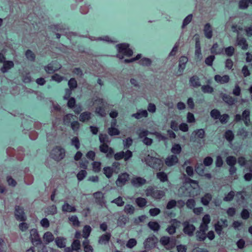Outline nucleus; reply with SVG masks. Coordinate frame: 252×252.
<instances>
[{
	"instance_id": "f257e3e1",
	"label": "nucleus",
	"mask_w": 252,
	"mask_h": 252,
	"mask_svg": "<svg viewBox=\"0 0 252 252\" xmlns=\"http://www.w3.org/2000/svg\"><path fill=\"white\" fill-rule=\"evenodd\" d=\"M118 54L117 57L120 59H123L124 57L120 55L122 54L127 57H131L133 55L132 50L129 48V45L127 43H120L116 45Z\"/></svg>"
},
{
	"instance_id": "f03ea898",
	"label": "nucleus",
	"mask_w": 252,
	"mask_h": 252,
	"mask_svg": "<svg viewBox=\"0 0 252 252\" xmlns=\"http://www.w3.org/2000/svg\"><path fill=\"white\" fill-rule=\"evenodd\" d=\"M65 156V151L61 146H56L51 151L50 157L54 160L59 161Z\"/></svg>"
},
{
	"instance_id": "7ed1b4c3",
	"label": "nucleus",
	"mask_w": 252,
	"mask_h": 252,
	"mask_svg": "<svg viewBox=\"0 0 252 252\" xmlns=\"http://www.w3.org/2000/svg\"><path fill=\"white\" fill-rule=\"evenodd\" d=\"M69 88L65 90V94L63 96L64 99H67L71 96L72 91L75 90L78 87V84L76 80L74 78H70L68 82Z\"/></svg>"
},
{
	"instance_id": "20e7f679",
	"label": "nucleus",
	"mask_w": 252,
	"mask_h": 252,
	"mask_svg": "<svg viewBox=\"0 0 252 252\" xmlns=\"http://www.w3.org/2000/svg\"><path fill=\"white\" fill-rule=\"evenodd\" d=\"M228 226V221L226 219H220L214 224V229L219 236L223 235L222 229Z\"/></svg>"
},
{
	"instance_id": "39448f33",
	"label": "nucleus",
	"mask_w": 252,
	"mask_h": 252,
	"mask_svg": "<svg viewBox=\"0 0 252 252\" xmlns=\"http://www.w3.org/2000/svg\"><path fill=\"white\" fill-rule=\"evenodd\" d=\"M182 225L183 227V232L185 234L189 237H192L194 235L196 227L193 224L190 223L189 220H186L182 223Z\"/></svg>"
},
{
	"instance_id": "423d86ee",
	"label": "nucleus",
	"mask_w": 252,
	"mask_h": 252,
	"mask_svg": "<svg viewBox=\"0 0 252 252\" xmlns=\"http://www.w3.org/2000/svg\"><path fill=\"white\" fill-rule=\"evenodd\" d=\"M158 242V238L154 234L148 237L143 243L145 249H151L155 248Z\"/></svg>"
},
{
	"instance_id": "0eeeda50",
	"label": "nucleus",
	"mask_w": 252,
	"mask_h": 252,
	"mask_svg": "<svg viewBox=\"0 0 252 252\" xmlns=\"http://www.w3.org/2000/svg\"><path fill=\"white\" fill-rule=\"evenodd\" d=\"M30 238L31 242L34 245L38 246L42 244V240L36 229H32L31 230Z\"/></svg>"
},
{
	"instance_id": "6e6552de",
	"label": "nucleus",
	"mask_w": 252,
	"mask_h": 252,
	"mask_svg": "<svg viewBox=\"0 0 252 252\" xmlns=\"http://www.w3.org/2000/svg\"><path fill=\"white\" fill-rule=\"evenodd\" d=\"M132 157V153L127 150L126 152L121 151L114 155V158L116 160H120L123 158L125 161L129 160Z\"/></svg>"
},
{
	"instance_id": "1a4fd4ad",
	"label": "nucleus",
	"mask_w": 252,
	"mask_h": 252,
	"mask_svg": "<svg viewBox=\"0 0 252 252\" xmlns=\"http://www.w3.org/2000/svg\"><path fill=\"white\" fill-rule=\"evenodd\" d=\"M129 175L126 172L120 174L116 181V184L118 187H122L126 185L129 180Z\"/></svg>"
},
{
	"instance_id": "9d476101",
	"label": "nucleus",
	"mask_w": 252,
	"mask_h": 252,
	"mask_svg": "<svg viewBox=\"0 0 252 252\" xmlns=\"http://www.w3.org/2000/svg\"><path fill=\"white\" fill-rule=\"evenodd\" d=\"M179 162V158L177 155H171L168 156L164 160L165 165L168 167L175 165Z\"/></svg>"
},
{
	"instance_id": "9b49d317",
	"label": "nucleus",
	"mask_w": 252,
	"mask_h": 252,
	"mask_svg": "<svg viewBox=\"0 0 252 252\" xmlns=\"http://www.w3.org/2000/svg\"><path fill=\"white\" fill-rule=\"evenodd\" d=\"M99 150L101 152L106 154V157L110 158L114 155V150L108 146V144H101L99 146Z\"/></svg>"
},
{
	"instance_id": "f8f14e48",
	"label": "nucleus",
	"mask_w": 252,
	"mask_h": 252,
	"mask_svg": "<svg viewBox=\"0 0 252 252\" xmlns=\"http://www.w3.org/2000/svg\"><path fill=\"white\" fill-rule=\"evenodd\" d=\"M170 223H172L171 225L169 226L166 229V231L170 234L173 235L176 232V228L179 226L181 222L176 219H171Z\"/></svg>"
},
{
	"instance_id": "ddd939ff",
	"label": "nucleus",
	"mask_w": 252,
	"mask_h": 252,
	"mask_svg": "<svg viewBox=\"0 0 252 252\" xmlns=\"http://www.w3.org/2000/svg\"><path fill=\"white\" fill-rule=\"evenodd\" d=\"M95 102H97L98 104L100 105V106L96 108L95 111V113L98 114L101 117H105L107 114L105 112V109L103 107L104 103L103 99L98 98L95 100Z\"/></svg>"
},
{
	"instance_id": "4468645a",
	"label": "nucleus",
	"mask_w": 252,
	"mask_h": 252,
	"mask_svg": "<svg viewBox=\"0 0 252 252\" xmlns=\"http://www.w3.org/2000/svg\"><path fill=\"white\" fill-rule=\"evenodd\" d=\"M235 45L241 47L244 50H247L249 47V44L246 39L242 36L238 35L236 37Z\"/></svg>"
},
{
	"instance_id": "2eb2a0df",
	"label": "nucleus",
	"mask_w": 252,
	"mask_h": 252,
	"mask_svg": "<svg viewBox=\"0 0 252 252\" xmlns=\"http://www.w3.org/2000/svg\"><path fill=\"white\" fill-rule=\"evenodd\" d=\"M147 195H150L155 199H160L165 195L162 190H147Z\"/></svg>"
},
{
	"instance_id": "dca6fc26",
	"label": "nucleus",
	"mask_w": 252,
	"mask_h": 252,
	"mask_svg": "<svg viewBox=\"0 0 252 252\" xmlns=\"http://www.w3.org/2000/svg\"><path fill=\"white\" fill-rule=\"evenodd\" d=\"M210 52L214 56L222 54L223 53V48L220 47L218 43H215L210 48Z\"/></svg>"
},
{
	"instance_id": "f3484780",
	"label": "nucleus",
	"mask_w": 252,
	"mask_h": 252,
	"mask_svg": "<svg viewBox=\"0 0 252 252\" xmlns=\"http://www.w3.org/2000/svg\"><path fill=\"white\" fill-rule=\"evenodd\" d=\"M214 80L219 84H223L228 83L230 81V77L228 75L223 76L216 75L214 76Z\"/></svg>"
},
{
	"instance_id": "a211bd4d",
	"label": "nucleus",
	"mask_w": 252,
	"mask_h": 252,
	"mask_svg": "<svg viewBox=\"0 0 252 252\" xmlns=\"http://www.w3.org/2000/svg\"><path fill=\"white\" fill-rule=\"evenodd\" d=\"M131 184L135 187H140L146 183V180L141 177L133 178L131 180Z\"/></svg>"
},
{
	"instance_id": "6ab92c4d",
	"label": "nucleus",
	"mask_w": 252,
	"mask_h": 252,
	"mask_svg": "<svg viewBox=\"0 0 252 252\" xmlns=\"http://www.w3.org/2000/svg\"><path fill=\"white\" fill-rule=\"evenodd\" d=\"M188 61V58L186 56H181L179 60V71L180 74L178 75L182 74L184 69L185 68L187 63Z\"/></svg>"
},
{
	"instance_id": "aec40b11",
	"label": "nucleus",
	"mask_w": 252,
	"mask_h": 252,
	"mask_svg": "<svg viewBox=\"0 0 252 252\" xmlns=\"http://www.w3.org/2000/svg\"><path fill=\"white\" fill-rule=\"evenodd\" d=\"M203 32L206 38L210 39L212 37L213 30L210 23H207L204 25Z\"/></svg>"
},
{
	"instance_id": "412c9836",
	"label": "nucleus",
	"mask_w": 252,
	"mask_h": 252,
	"mask_svg": "<svg viewBox=\"0 0 252 252\" xmlns=\"http://www.w3.org/2000/svg\"><path fill=\"white\" fill-rule=\"evenodd\" d=\"M27 216L22 208L17 206V220L25 221L27 220Z\"/></svg>"
},
{
	"instance_id": "4be33fe9",
	"label": "nucleus",
	"mask_w": 252,
	"mask_h": 252,
	"mask_svg": "<svg viewBox=\"0 0 252 252\" xmlns=\"http://www.w3.org/2000/svg\"><path fill=\"white\" fill-rule=\"evenodd\" d=\"M242 116V120L244 121L245 125L246 126H249L251 123L250 120V111L249 110H245Z\"/></svg>"
},
{
	"instance_id": "5701e85b",
	"label": "nucleus",
	"mask_w": 252,
	"mask_h": 252,
	"mask_svg": "<svg viewBox=\"0 0 252 252\" xmlns=\"http://www.w3.org/2000/svg\"><path fill=\"white\" fill-rule=\"evenodd\" d=\"M111 237V233L107 232L99 237L98 242L100 244L105 245L109 242Z\"/></svg>"
},
{
	"instance_id": "b1692460",
	"label": "nucleus",
	"mask_w": 252,
	"mask_h": 252,
	"mask_svg": "<svg viewBox=\"0 0 252 252\" xmlns=\"http://www.w3.org/2000/svg\"><path fill=\"white\" fill-rule=\"evenodd\" d=\"M222 99L229 105H233L235 103V99L231 95L224 94L222 95Z\"/></svg>"
},
{
	"instance_id": "393cba45",
	"label": "nucleus",
	"mask_w": 252,
	"mask_h": 252,
	"mask_svg": "<svg viewBox=\"0 0 252 252\" xmlns=\"http://www.w3.org/2000/svg\"><path fill=\"white\" fill-rule=\"evenodd\" d=\"M129 219L125 215L120 216L117 220V226L124 227L126 225V222L128 221Z\"/></svg>"
},
{
	"instance_id": "a878e982",
	"label": "nucleus",
	"mask_w": 252,
	"mask_h": 252,
	"mask_svg": "<svg viewBox=\"0 0 252 252\" xmlns=\"http://www.w3.org/2000/svg\"><path fill=\"white\" fill-rule=\"evenodd\" d=\"M3 66L1 68L0 70L2 73H5L8 71L10 68H12L14 64L12 61H5L3 63Z\"/></svg>"
},
{
	"instance_id": "bb28decb",
	"label": "nucleus",
	"mask_w": 252,
	"mask_h": 252,
	"mask_svg": "<svg viewBox=\"0 0 252 252\" xmlns=\"http://www.w3.org/2000/svg\"><path fill=\"white\" fill-rule=\"evenodd\" d=\"M190 86L194 88H197L201 86L199 78L196 75H193L189 79Z\"/></svg>"
},
{
	"instance_id": "cd10ccee",
	"label": "nucleus",
	"mask_w": 252,
	"mask_h": 252,
	"mask_svg": "<svg viewBox=\"0 0 252 252\" xmlns=\"http://www.w3.org/2000/svg\"><path fill=\"white\" fill-rule=\"evenodd\" d=\"M91 119V113L86 111L82 113L79 116V121L83 123L88 122Z\"/></svg>"
},
{
	"instance_id": "c85d7f7f",
	"label": "nucleus",
	"mask_w": 252,
	"mask_h": 252,
	"mask_svg": "<svg viewBox=\"0 0 252 252\" xmlns=\"http://www.w3.org/2000/svg\"><path fill=\"white\" fill-rule=\"evenodd\" d=\"M252 5V0H240L238 2V7L241 9H247L249 4Z\"/></svg>"
},
{
	"instance_id": "c756f323",
	"label": "nucleus",
	"mask_w": 252,
	"mask_h": 252,
	"mask_svg": "<svg viewBox=\"0 0 252 252\" xmlns=\"http://www.w3.org/2000/svg\"><path fill=\"white\" fill-rule=\"evenodd\" d=\"M43 239L45 244L47 245L53 241L54 237L51 232L47 231L44 233Z\"/></svg>"
},
{
	"instance_id": "7c9ffc66",
	"label": "nucleus",
	"mask_w": 252,
	"mask_h": 252,
	"mask_svg": "<svg viewBox=\"0 0 252 252\" xmlns=\"http://www.w3.org/2000/svg\"><path fill=\"white\" fill-rule=\"evenodd\" d=\"M148 114L147 110H139L136 113L133 114L132 116L136 119H140L142 118H146L148 117Z\"/></svg>"
},
{
	"instance_id": "2f4dec72",
	"label": "nucleus",
	"mask_w": 252,
	"mask_h": 252,
	"mask_svg": "<svg viewBox=\"0 0 252 252\" xmlns=\"http://www.w3.org/2000/svg\"><path fill=\"white\" fill-rule=\"evenodd\" d=\"M59 67H55L52 63H49L47 65L44 67V69L46 72L48 74L53 73L60 68Z\"/></svg>"
},
{
	"instance_id": "473e14b6",
	"label": "nucleus",
	"mask_w": 252,
	"mask_h": 252,
	"mask_svg": "<svg viewBox=\"0 0 252 252\" xmlns=\"http://www.w3.org/2000/svg\"><path fill=\"white\" fill-rule=\"evenodd\" d=\"M195 55L199 58L201 55V49L200 39L198 37L195 38Z\"/></svg>"
},
{
	"instance_id": "72a5a7b5",
	"label": "nucleus",
	"mask_w": 252,
	"mask_h": 252,
	"mask_svg": "<svg viewBox=\"0 0 252 252\" xmlns=\"http://www.w3.org/2000/svg\"><path fill=\"white\" fill-rule=\"evenodd\" d=\"M62 211L64 212H75L76 209L75 207L72 206L68 203L65 202L62 206Z\"/></svg>"
},
{
	"instance_id": "f704fd0d",
	"label": "nucleus",
	"mask_w": 252,
	"mask_h": 252,
	"mask_svg": "<svg viewBox=\"0 0 252 252\" xmlns=\"http://www.w3.org/2000/svg\"><path fill=\"white\" fill-rule=\"evenodd\" d=\"M226 164L229 166L235 165L237 163V158L233 156H229L225 159Z\"/></svg>"
},
{
	"instance_id": "c9c22d12",
	"label": "nucleus",
	"mask_w": 252,
	"mask_h": 252,
	"mask_svg": "<svg viewBox=\"0 0 252 252\" xmlns=\"http://www.w3.org/2000/svg\"><path fill=\"white\" fill-rule=\"evenodd\" d=\"M148 226L155 232H158L160 229V225L157 221H150Z\"/></svg>"
},
{
	"instance_id": "e433bc0d",
	"label": "nucleus",
	"mask_w": 252,
	"mask_h": 252,
	"mask_svg": "<svg viewBox=\"0 0 252 252\" xmlns=\"http://www.w3.org/2000/svg\"><path fill=\"white\" fill-rule=\"evenodd\" d=\"M185 183L189 184L193 189H196L199 187L198 182L193 180L189 178H186Z\"/></svg>"
},
{
	"instance_id": "4c0bfd02",
	"label": "nucleus",
	"mask_w": 252,
	"mask_h": 252,
	"mask_svg": "<svg viewBox=\"0 0 252 252\" xmlns=\"http://www.w3.org/2000/svg\"><path fill=\"white\" fill-rule=\"evenodd\" d=\"M171 152L173 154V155H179L182 152V148L180 144H174L171 149Z\"/></svg>"
},
{
	"instance_id": "58836bf2",
	"label": "nucleus",
	"mask_w": 252,
	"mask_h": 252,
	"mask_svg": "<svg viewBox=\"0 0 252 252\" xmlns=\"http://www.w3.org/2000/svg\"><path fill=\"white\" fill-rule=\"evenodd\" d=\"M224 137L229 142H232L234 139V135L231 130H227L224 134Z\"/></svg>"
},
{
	"instance_id": "ea45409f",
	"label": "nucleus",
	"mask_w": 252,
	"mask_h": 252,
	"mask_svg": "<svg viewBox=\"0 0 252 252\" xmlns=\"http://www.w3.org/2000/svg\"><path fill=\"white\" fill-rule=\"evenodd\" d=\"M157 177L162 182L168 181V180L167 174L163 171L158 172Z\"/></svg>"
},
{
	"instance_id": "a19ab883",
	"label": "nucleus",
	"mask_w": 252,
	"mask_h": 252,
	"mask_svg": "<svg viewBox=\"0 0 252 252\" xmlns=\"http://www.w3.org/2000/svg\"><path fill=\"white\" fill-rule=\"evenodd\" d=\"M196 240L198 241L202 242L206 239V233L205 232L197 230L196 232Z\"/></svg>"
},
{
	"instance_id": "79ce46f5",
	"label": "nucleus",
	"mask_w": 252,
	"mask_h": 252,
	"mask_svg": "<svg viewBox=\"0 0 252 252\" xmlns=\"http://www.w3.org/2000/svg\"><path fill=\"white\" fill-rule=\"evenodd\" d=\"M99 139L101 144H109L111 142L108 136L106 134H100Z\"/></svg>"
},
{
	"instance_id": "37998d69",
	"label": "nucleus",
	"mask_w": 252,
	"mask_h": 252,
	"mask_svg": "<svg viewBox=\"0 0 252 252\" xmlns=\"http://www.w3.org/2000/svg\"><path fill=\"white\" fill-rule=\"evenodd\" d=\"M235 48L231 46L223 48V52L224 51L225 54L228 57L232 56L235 53Z\"/></svg>"
},
{
	"instance_id": "c03bdc74",
	"label": "nucleus",
	"mask_w": 252,
	"mask_h": 252,
	"mask_svg": "<svg viewBox=\"0 0 252 252\" xmlns=\"http://www.w3.org/2000/svg\"><path fill=\"white\" fill-rule=\"evenodd\" d=\"M94 196L96 202L101 204L103 202V194L101 191H97L94 193Z\"/></svg>"
},
{
	"instance_id": "a18cd8bd",
	"label": "nucleus",
	"mask_w": 252,
	"mask_h": 252,
	"mask_svg": "<svg viewBox=\"0 0 252 252\" xmlns=\"http://www.w3.org/2000/svg\"><path fill=\"white\" fill-rule=\"evenodd\" d=\"M215 56L212 54L205 58L204 62L207 65L212 66L213 62L215 60Z\"/></svg>"
},
{
	"instance_id": "49530a36",
	"label": "nucleus",
	"mask_w": 252,
	"mask_h": 252,
	"mask_svg": "<svg viewBox=\"0 0 252 252\" xmlns=\"http://www.w3.org/2000/svg\"><path fill=\"white\" fill-rule=\"evenodd\" d=\"M212 199V196L209 193H206L203 197L201 198V202L205 205L207 206L209 204Z\"/></svg>"
},
{
	"instance_id": "de8ad7c7",
	"label": "nucleus",
	"mask_w": 252,
	"mask_h": 252,
	"mask_svg": "<svg viewBox=\"0 0 252 252\" xmlns=\"http://www.w3.org/2000/svg\"><path fill=\"white\" fill-rule=\"evenodd\" d=\"M107 131L109 135L111 136L118 135L120 133V131L118 128L112 126L108 128Z\"/></svg>"
},
{
	"instance_id": "09e8293b",
	"label": "nucleus",
	"mask_w": 252,
	"mask_h": 252,
	"mask_svg": "<svg viewBox=\"0 0 252 252\" xmlns=\"http://www.w3.org/2000/svg\"><path fill=\"white\" fill-rule=\"evenodd\" d=\"M103 173L108 178H111L113 174V169L110 167H105L103 169Z\"/></svg>"
},
{
	"instance_id": "8fccbe9b",
	"label": "nucleus",
	"mask_w": 252,
	"mask_h": 252,
	"mask_svg": "<svg viewBox=\"0 0 252 252\" xmlns=\"http://www.w3.org/2000/svg\"><path fill=\"white\" fill-rule=\"evenodd\" d=\"M83 246L85 252H93V247L89 244L88 240H85L83 242Z\"/></svg>"
},
{
	"instance_id": "3c124183",
	"label": "nucleus",
	"mask_w": 252,
	"mask_h": 252,
	"mask_svg": "<svg viewBox=\"0 0 252 252\" xmlns=\"http://www.w3.org/2000/svg\"><path fill=\"white\" fill-rule=\"evenodd\" d=\"M101 163L99 161H94L92 163L93 170L96 173L99 172L101 170Z\"/></svg>"
},
{
	"instance_id": "603ef678",
	"label": "nucleus",
	"mask_w": 252,
	"mask_h": 252,
	"mask_svg": "<svg viewBox=\"0 0 252 252\" xmlns=\"http://www.w3.org/2000/svg\"><path fill=\"white\" fill-rule=\"evenodd\" d=\"M135 202L138 207L142 208L146 206L147 201L144 198L138 197L136 199Z\"/></svg>"
},
{
	"instance_id": "864d4df0",
	"label": "nucleus",
	"mask_w": 252,
	"mask_h": 252,
	"mask_svg": "<svg viewBox=\"0 0 252 252\" xmlns=\"http://www.w3.org/2000/svg\"><path fill=\"white\" fill-rule=\"evenodd\" d=\"M139 63L143 66H149L152 63V61L148 58H143L139 61Z\"/></svg>"
},
{
	"instance_id": "5fc2aeb1",
	"label": "nucleus",
	"mask_w": 252,
	"mask_h": 252,
	"mask_svg": "<svg viewBox=\"0 0 252 252\" xmlns=\"http://www.w3.org/2000/svg\"><path fill=\"white\" fill-rule=\"evenodd\" d=\"M220 111L217 109H214L210 112V116L214 120L219 119L220 116Z\"/></svg>"
},
{
	"instance_id": "6e6d98bb",
	"label": "nucleus",
	"mask_w": 252,
	"mask_h": 252,
	"mask_svg": "<svg viewBox=\"0 0 252 252\" xmlns=\"http://www.w3.org/2000/svg\"><path fill=\"white\" fill-rule=\"evenodd\" d=\"M228 171L229 175L232 177H233L234 179L238 178L237 175H236L237 168L235 167V165L229 166Z\"/></svg>"
},
{
	"instance_id": "4d7b16f0",
	"label": "nucleus",
	"mask_w": 252,
	"mask_h": 252,
	"mask_svg": "<svg viewBox=\"0 0 252 252\" xmlns=\"http://www.w3.org/2000/svg\"><path fill=\"white\" fill-rule=\"evenodd\" d=\"M124 211L127 214L132 215L134 213L135 211L134 207L130 204H126L124 208Z\"/></svg>"
},
{
	"instance_id": "13d9d810",
	"label": "nucleus",
	"mask_w": 252,
	"mask_h": 252,
	"mask_svg": "<svg viewBox=\"0 0 252 252\" xmlns=\"http://www.w3.org/2000/svg\"><path fill=\"white\" fill-rule=\"evenodd\" d=\"M51 79L58 83H60L65 79V77L60 75L59 74L54 73L51 76Z\"/></svg>"
},
{
	"instance_id": "bf43d9fd",
	"label": "nucleus",
	"mask_w": 252,
	"mask_h": 252,
	"mask_svg": "<svg viewBox=\"0 0 252 252\" xmlns=\"http://www.w3.org/2000/svg\"><path fill=\"white\" fill-rule=\"evenodd\" d=\"M66 100H68L67 103V106L68 108L72 109L74 108L76 105V99L75 98L73 97H69V98L67 99Z\"/></svg>"
},
{
	"instance_id": "052dcab7",
	"label": "nucleus",
	"mask_w": 252,
	"mask_h": 252,
	"mask_svg": "<svg viewBox=\"0 0 252 252\" xmlns=\"http://www.w3.org/2000/svg\"><path fill=\"white\" fill-rule=\"evenodd\" d=\"M55 243L59 248H63L65 247V243L64 242L63 238L57 237L55 239Z\"/></svg>"
},
{
	"instance_id": "680f3d73",
	"label": "nucleus",
	"mask_w": 252,
	"mask_h": 252,
	"mask_svg": "<svg viewBox=\"0 0 252 252\" xmlns=\"http://www.w3.org/2000/svg\"><path fill=\"white\" fill-rule=\"evenodd\" d=\"M69 220L72 222V224L74 226H79L80 225V221L78 219V217L74 215L68 218Z\"/></svg>"
},
{
	"instance_id": "e2e57ef3",
	"label": "nucleus",
	"mask_w": 252,
	"mask_h": 252,
	"mask_svg": "<svg viewBox=\"0 0 252 252\" xmlns=\"http://www.w3.org/2000/svg\"><path fill=\"white\" fill-rule=\"evenodd\" d=\"M91 230V227L89 225H86L84 227L83 230V237L85 238H87L89 236Z\"/></svg>"
},
{
	"instance_id": "0e129e2a",
	"label": "nucleus",
	"mask_w": 252,
	"mask_h": 252,
	"mask_svg": "<svg viewBox=\"0 0 252 252\" xmlns=\"http://www.w3.org/2000/svg\"><path fill=\"white\" fill-rule=\"evenodd\" d=\"M73 115L71 114H67L65 115L63 118V123L64 125H68L69 124L72 118H73Z\"/></svg>"
},
{
	"instance_id": "69168bd1",
	"label": "nucleus",
	"mask_w": 252,
	"mask_h": 252,
	"mask_svg": "<svg viewBox=\"0 0 252 252\" xmlns=\"http://www.w3.org/2000/svg\"><path fill=\"white\" fill-rule=\"evenodd\" d=\"M25 157L24 151L23 148H19L17 151V159L22 161Z\"/></svg>"
},
{
	"instance_id": "338daca9",
	"label": "nucleus",
	"mask_w": 252,
	"mask_h": 252,
	"mask_svg": "<svg viewBox=\"0 0 252 252\" xmlns=\"http://www.w3.org/2000/svg\"><path fill=\"white\" fill-rule=\"evenodd\" d=\"M201 90L204 93H212L214 92V89L210 85H203L201 87Z\"/></svg>"
},
{
	"instance_id": "774afa93",
	"label": "nucleus",
	"mask_w": 252,
	"mask_h": 252,
	"mask_svg": "<svg viewBox=\"0 0 252 252\" xmlns=\"http://www.w3.org/2000/svg\"><path fill=\"white\" fill-rule=\"evenodd\" d=\"M137 244V241L134 238H131L129 239L128 241L127 242V243L126 244V246L127 248L129 249H132L134 246H135Z\"/></svg>"
}]
</instances>
